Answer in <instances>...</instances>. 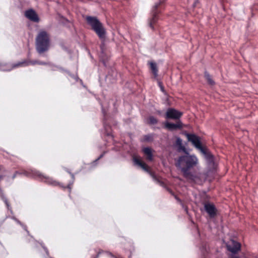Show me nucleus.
<instances>
[{"label":"nucleus","mask_w":258,"mask_h":258,"mask_svg":"<svg viewBox=\"0 0 258 258\" xmlns=\"http://www.w3.org/2000/svg\"><path fill=\"white\" fill-rule=\"evenodd\" d=\"M184 153V155L178 157L175 165L185 177L189 178L191 175L190 170L198 166L199 159L195 155L189 154L187 152Z\"/></svg>","instance_id":"nucleus-1"},{"label":"nucleus","mask_w":258,"mask_h":258,"mask_svg":"<svg viewBox=\"0 0 258 258\" xmlns=\"http://www.w3.org/2000/svg\"><path fill=\"white\" fill-rule=\"evenodd\" d=\"M50 40L48 33L44 30H40L36 37V49L41 54L47 51L50 47Z\"/></svg>","instance_id":"nucleus-2"},{"label":"nucleus","mask_w":258,"mask_h":258,"mask_svg":"<svg viewBox=\"0 0 258 258\" xmlns=\"http://www.w3.org/2000/svg\"><path fill=\"white\" fill-rule=\"evenodd\" d=\"M87 23L91 26L100 39H104L105 35V30L100 22L95 17H87Z\"/></svg>","instance_id":"nucleus-3"},{"label":"nucleus","mask_w":258,"mask_h":258,"mask_svg":"<svg viewBox=\"0 0 258 258\" xmlns=\"http://www.w3.org/2000/svg\"><path fill=\"white\" fill-rule=\"evenodd\" d=\"M188 141L191 142L192 145L198 150L201 151L204 147L201 145L200 139L195 134H186Z\"/></svg>","instance_id":"nucleus-4"},{"label":"nucleus","mask_w":258,"mask_h":258,"mask_svg":"<svg viewBox=\"0 0 258 258\" xmlns=\"http://www.w3.org/2000/svg\"><path fill=\"white\" fill-rule=\"evenodd\" d=\"M34 175L38 179L48 184H50L54 186L58 185V183L56 181L54 180L53 179L51 178L48 176H46L42 174L39 171H35Z\"/></svg>","instance_id":"nucleus-5"},{"label":"nucleus","mask_w":258,"mask_h":258,"mask_svg":"<svg viewBox=\"0 0 258 258\" xmlns=\"http://www.w3.org/2000/svg\"><path fill=\"white\" fill-rule=\"evenodd\" d=\"M160 5V3H157L155 5L154 7L153 8V10L152 11V17L149 20V25L150 27L153 30L154 29V24H155L158 21V13L157 11V9Z\"/></svg>","instance_id":"nucleus-6"},{"label":"nucleus","mask_w":258,"mask_h":258,"mask_svg":"<svg viewBox=\"0 0 258 258\" xmlns=\"http://www.w3.org/2000/svg\"><path fill=\"white\" fill-rule=\"evenodd\" d=\"M182 115V113L173 108H169L166 113L167 118L178 119Z\"/></svg>","instance_id":"nucleus-7"},{"label":"nucleus","mask_w":258,"mask_h":258,"mask_svg":"<svg viewBox=\"0 0 258 258\" xmlns=\"http://www.w3.org/2000/svg\"><path fill=\"white\" fill-rule=\"evenodd\" d=\"M200 151L204 155L207 163L210 166H213L214 163V156L211 154L209 150L205 147Z\"/></svg>","instance_id":"nucleus-8"},{"label":"nucleus","mask_w":258,"mask_h":258,"mask_svg":"<svg viewBox=\"0 0 258 258\" xmlns=\"http://www.w3.org/2000/svg\"><path fill=\"white\" fill-rule=\"evenodd\" d=\"M25 16L30 20L33 22H38L39 20L37 14L32 9L26 11L25 12Z\"/></svg>","instance_id":"nucleus-9"},{"label":"nucleus","mask_w":258,"mask_h":258,"mask_svg":"<svg viewBox=\"0 0 258 258\" xmlns=\"http://www.w3.org/2000/svg\"><path fill=\"white\" fill-rule=\"evenodd\" d=\"M205 209L211 217H214L216 215V210L214 205L206 203L204 206Z\"/></svg>","instance_id":"nucleus-10"},{"label":"nucleus","mask_w":258,"mask_h":258,"mask_svg":"<svg viewBox=\"0 0 258 258\" xmlns=\"http://www.w3.org/2000/svg\"><path fill=\"white\" fill-rule=\"evenodd\" d=\"M228 249L232 253H236L240 249V244L235 241H232L231 244L227 245Z\"/></svg>","instance_id":"nucleus-11"},{"label":"nucleus","mask_w":258,"mask_h":258,"mask_svg":"<svg viewBox=\"0 0 258 258\" xmlns=\"http://www.w3.org/2000/svg\"><path fill=\"white\" fill-rule=\"evenodd\" d=\"M134 162L135 164L141 167L144 171L150 173V171L149 170V167L144 162H142L139 158L134 157L133 158Z\"/></svg>","instance_id":"nucleus-12"},{"label":"nucleus","mask_w":258,"mask_h":258,"mask_svg":"<svg viewBox=\"0 0 258 258\" xmlns=\"http://www.w3.org/2000/svg\"><path fill=\"white\" fill-rule=\"evenodd\" d=\"M165 127L170 130L181 128L182 127V123L180 121H177L176 123L167 122L165 123Z\"/></svg>","instance_id":"nucleus-13"},{"label":"nucleus","mask_w":258,"mask_h":258,"mask_svg":"<svg viewBox=\"0 0 258 258\" xmlns=\"http://www.w3.org/2000/svg\"><path fill=\"white\" fill-rule=\"evenodd\" d=\"M144 153L147 156V158L149 161H152L153 155L152 149L150 148L146 147L143 149Z\"/></svg>","instance_id":"nucleus-14"},{"label":"nucleus","mask_w":258,"mask_h":258,"mask_svg":"<svg viewBox=\"0 0 258 258\" xmlns=\"http://www.w3.org/2000/svg\"><path fill=\"white\" fill-rule=\"evenodd\" d=\"M13 69L19 67H23L29 66L28 60H23L22 61L12 64Z\"/></svg>","instance_id":"nucleus-15"},{"label":"nucleus","mask_w":258,"mask_h":258,"mask_svg":"<svg viewBox=\"0 0 258 258\" xmlns=\"http://www.w3.org/2000/svg\"><path fill=\"white\" fill-rule=\"evenodd\" d=\"M176 143L178 146V151H181L184 153H186V152H187L185 147L182 145V141L180 138H177Z\"/></svg>","instance_id":"nucleus-16"},{"label":"nucleus","mask_w":258,"mask_h":258,"mask_svg":"<svg viewBox=\"0 0 258 258\" xmlns=\"http://www.w3.org/2000/svg\"><path fill=\"white\" fill-rule=\"evenodd\" d=\"M149 64H150L151 70L154 75V77L155 78H156L158 76V72L156 63L154 62H150Z\"/></svg>","instance_id":"nucleus-17"},{"label":"nucleus","mask_w":258,"mask_h":258,"mask_svg":"<svg viewBox=\"0 0 258 258\" xmlns=\"http://www.w3.org/2000/svg\"><path fill=\"white\" fill-rule=\"evenodd\" d=\"M13 69V65L9 64L0 63V71L4 72H9Z\"/></svg>","instance_id":"nucleus-18"},{"label":"nucleus","mask_w":258,"mask_h":258,"mask_svg":"<svg viewBox=\"0 0 258 258\" xmlns=\"http://www.w3.org/2000/svg\"><path fill=\"white\" fill-rule=\"evenodd\" d=\"M205 77L210 85H213L215 84L214 81L212 80L210 75L207 72L205 73Z\"/></svg>","instance_id":"nucleus-19"},{"label":"nucleus","mask_w":258,"mask_h":258,"mask_svg":"<svg viewBox=\"0 0 258 258\" xmlns=\"http://www.w3.org/2000/svg\"><path fill=\"white\" fill-rule=\"evenodd\" d=\"M157 122V119L153 116H150L148 119V123L150 124H155Z\"/></svg>","instance_id":"nucleus-20"},{"label":"nucleus","mask_w":258,"mask_h":258,"mask_svg":"<svg viewBox=\"0 0 258 258\" xmlns=\"http://www.w3.org/2000/svg\"><path fill=\"white\" fill-rule=\"evenodd\" d=\"M172 195L174 197V198H175V199L177 200V201L178 202H179L180 205L182 206V208L184 209V210L187 212V207L186 206H184V205H183V204L182 203V202H181V201L176 196V195H174L173 194H172Z\"/></svg>","instance_id":"nucleus-21"},{"label":"nucleus","mask_w":258,"mask_h":258,"mask_svg":"<svg viewBox=\"0 0 258 258\" xmlns=\"http://www.w3.org/2000/svg\"><path fill=\"white\" fill-rule=\"evenodd\" d=\"M172 195L174 197V198H175V199L177 200V201L178 202H179L180 205L182 206V208L184 209V210L187 212V207L186 206H184V205H183V204L182 203V202H181V201L176 196V195H174L173 194H172Z\"/></svg>","instance_id":"nucleus-22"},{"label":"nucleus","mask_w":258,"mask_h":258,"mask_svg":"<svg viewBox=\"0 0 258 258\" xmlns=\"http://www.w3.org/2000/svg\"><path fill=\"white\" fill-rule=\"evenodd\" d=\"M29 66V65H35L38 64V61L37 60H28Z\"/></svg>","instance_id":"nucleus-23"},{"label":"nucleus","mask_w":258,"mask_h":258,"mask_svg":"<svg viewBox=\"0 0 258 258\" xmlns=\"http://www.w3.org/2000/svg\"><path fill=\"white\" fill-rule=\"evenodd\" d=\"M20 174V173H19L18 172H17V171L15 172L12 176V179H14L16 177L17 174Z\"/></svg>","instance_id":"nucleus-24"},{"label":"nucleus","mask_w":258,"mask_h":258,"mask_svg":"<svg viewBox=\"0 0 258 258\" xmlns=\"http://www.w3.org/2000/svg\"><path fill=\"white\" fill-rule=\"evenodd\" d=\"M38 64H39V65H46V64H47V63H46L45 62H43V61H38Z\"/></svg>","instance_id":"nucleus-25"},{"label":"nucleus","mask_w":258,"mask_h":258,"mask_svg":"<svg viewBox=\"0 0 258 258\" xmlns=\"http://www.w3.org/2000/svg\"><path fill=\"white\" fill-rule=\"evenodd\" d=\"M5 171H6V170H5V168L4 167V166L2 165H0V171L4 172Z\"/></svg>","instance_id":"nucleus-26"},{"label":"nucleus","mask_w":258,"mask_h":258,"mask_svg":"<svg viewBox=\"0 0 258 258\" xmlns=\"http://www.w3.org/2000/svg\"><path fill=\"white\" fill-rule=\"evenodd\" d=\"M107 253H108V254L109 255H110L111 256H112V257H114V258H116V257H115L111 252H107Z\"/></svg>","instance_id":"nucleus-27"},{"label":"nucleus","mask_w":258,"mask_h":258,"mask_svg":"<svg viewBox=\"0 0 258 258\" xmlns=\"http://www.w3.org/2000/svg\"><path fill=\"white\" fill-rule=\"evenodd\" d=\"M103 156V154L101 155L96 160V161L99 160L100 158H101Z\"/></svg>","instance_id":"nucleus-28"},{"label":"nucleus","mask_w":258,"mask_h":258,"mask_svg":"<svg viewBox=\"0 0 258 258\" xmlns=\"http://www.w3.org/2000/svg\"><path fill=\"white\" fill-rule=\"evenodd\" d=\"M5 203L6 204L7 207H9V205L8 202V201L7 200L5 201Z\"/></svg>","instance_id":"nucleus-29"},{"label":"nucleus","mask_w":258,"mask_h":258,"mask_svg":"<svg viewBox=\"0 0 258 258\" xmlns=\"http://www.w3.org/2000/svg\"><path fill=\"white\" fill-rule=\"evenodd\" d=\"M101 251L98 252V254L97 255V258L99 256V255L100 253H101Z\"/></svg>","instance_id":"nucleus-30"},{"label":"nucleus","mask_w":258,"mask_h":258,"mask_svg":"<svg viewBox=\"0 0 258 258\" xmlns=\"http://www.w3.org/2000/svg\"><path fill=\"white\" fill-rule=\"evenodd\" d=\"M161 89L162 91H163V88L162 86H161Z\"/></svg>","instance_id":"nucleus-31"}]
</instances>
